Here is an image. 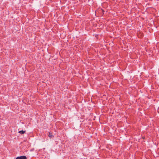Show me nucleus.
<instances>
[{"instance_id":"nucleus-1","label":"nucleus","mask_w":159,"mask_h":159,"mask_svg":"<svg viewBox=\"0 0 159 159\" xmlns=\"http://www.w3.org/2000/svg\"><path fill=\"white\" fill-rule=\"evenodd\" d=\"M16 159H27V157L25 156H22L17 157Z\"/></svg>"},{"instance_id":"nucleus-2","label":"nucleus","mask_w":159,"mask_h":159,"mask_svg":"<svg viewBox=\"0 0 159 159\" xmlns=\"http://www.w3.org/2000/svg\"><path fill=\"white\" fill-rule=\"evenodd\" d=\"M25 131H24L23 130L20 131L19 132V133L20 134H23L25 133Z\"/></svg>"},{"instance_id":"nucleus-3","label":"nucleus","mask_w":159,"mask_h":159,"mask_svg":"<svg viewBox=\"0 0 159 159\" xmlns=\"http://www.w3.org/2000/svg\"><path fill=\"white\" fill-rule=\"evenodd\" d=\"M48 136L50 138H51L53 137V135L52 133H49L48 135Z\"/></svg>"}]
</instances>
